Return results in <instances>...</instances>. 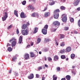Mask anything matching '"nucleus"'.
<instances>
[{
	"instance_id": "nucleus-33",
	"label": "nucleus",
	"mask_w": 80,
	"mask_h": 80,
	"mask_svg": "<svg viewBox=\"0 0 80 80\" xmlns=\"http://www.w3.org/2000/svg\"><path fill=\"white\" fill-rule=\"evenodd\" d=\"M48 26L47 25H46L44 27V28L47 30V29H48Z\"/></svg>"
},
{
	"instance_id": "nucleus-53",
	"label": "nucleus",
	"mask_w": 80,
	"mask_h": 80,
	"mask_svg": "<svg viewBox=\"0 0 80 80\" xmlns=\"http://www.w3.org/2000/svg\"><path fill=\"white\" fill-rule=\"evenodd\" d=\"M47 51H48V49H45L44 50V52H47Z\"/></svg>"
},
{
	"instance_id": "nucleus-44",
	"label": "nucleus",
	"mask_w": 80,
	"mask_h": 80,
	"mask_svg": "<svg viewBox=\"0 0 80 80\" xmlns=\"http://www.w3.org/2000/svg\"><path fill=\"white\" fill-rule=\"evenodd\" d=\"M26 25L27 26L30 25V23H29V22H27V23Z\"/></svg>"
},
{
	"instance_id": "nucleus-39",
	"label": "nucleus",
	"mask_w": 80,
	"mask_h": 80,
	"mask_svg": "<svg viewBox=\"0 0 80 80\" xmlns=\"http://www.w3.org/2000/svg\"><path fill=\"white\" fill-rule=\"evenodd\" d=\"M12 27V25H11L10 26H9L8 27V30H9V29H10V28H11Z\"/></svg>"
},
{
	"instance_id": "nucleus-17",
	"label": "nucleus",
	"mask_w": 80,
	"mask_h": 80,
	"mask_svg": "<svg viewBox=\"0 0 80 80\" xmlns=\"http://www.w3.org/2000/svg\"><path fill=\"white\" fill-rule=\"evenodd\" d=\"M56 2V1H52L51 2H49V5H54V4L55 3V2Z\"/></svg>"
},
{
	"instance_id": "nucleus-34",
	"label": "nucleus",
	"mask_w": 80,
	"mask_h": 80,
	"mask_svg": "<svg viewBox=\"0 0 80 80\" xmlns=\"http://www.w3.org/2000/svg\"><path fill=\"white\" fill-rule=\"evenodd\" d=\"M26 1H24L22 2V3L23 5H25V4H26Z\"/></svg>"
},
{
	"instance_id": "nucleus-45",
	"label": "nucleus",
	"mask_w": 80,
	"mask_h": 80,
	"mask_svg": "<svg viewBox=\"0 0 80 80\" xmlns=\"http://www.w3.org/2000/svg\"><path fill=\"white\" fill-rule=\"evenodd\" d=\"M36 78H39V77H40L39 76V75H38V74H36Z\"/></svg>"
},
{
	"instance_id": "nucleus-38",
	"label": "nucleus",
	"mask_w": 80,
	"mask_h": 80,
	"mask_svg": "<svg viewBox=\"0 0 80 80\" xmlns=\"http://www.w3.org/2000/svg\"><path fill=\"white\" fill-rule=\"evenodd\" d=\"M57 69L58 72H60V68L58 67L57 68Z\"/></svg>"
},
{
	"instance_id": "nucleus-42",
	"label": "nucleus",
	"mask_w": 80,
	"mask_h": 80,
	"mask_svg": "<svg viewBox=\"0 0 80 80\" xmlns=\"http://www.w3.org/2000/svg\"><path fill=\"white\" fill-rule=\"evenodd\" d=\"M16 33L18 35L19 34V31H18V29H17V30H16Z\"/></svg>"
},
{
	"instance_id": "nucleus-21",
	"label": "nucleus",
	"mask_w": 80,
	"mask_h": 80,
	"mask_svg": "<svg viewBox=\"0 0 80 80\" xmlns=\"http://www.w3.org/2000/svg\"><path fill=\"white\" fill-rule=\"evenodd\" d=\"M45 16L46 17H48L49 16V15H50V12H45Z\"/></svg>"
},
{
	"instance_id": "nucleus-11",
	"label": "nucleus",
	"mask_w": 80,
	"mask_h": 80,
	"mask_svg": "<svg viewBox=\"0 0 80 80\" xmlns=\"http://www.w3.org/2000/svg\"><path fill=\"white\" fill-rule=\"evenodd\" d=\"M25 58L26 60L30 59V56L28 54H25Z\"/></svg>"
},
{
	"instance_id": "nucleus-61",
	"label": "nucleus",
	"mask_w": 80,
	"mask_h": 80,
	"mask_svg": "<svg viewBox=\"0 0 80 80\" xmlns=\"http://www.w3.org/2000/svg\"><path fill=\"white\" fill-rule=\"evenodd\" d=\"M21 62H19L18 63V65H21Z\"/></svg>"
},
{
	"instance_id": "nucleus-25",
	"label": "nucleus",
	"mask_w": 80,
	"mask_h": 80,
	"mask_svg": "<svg viewBox=\"0 0 80 80\" xmlns=\"http://www.w3.org/2000/svg\"><path fill=\"white\" fill-rule=\"evenodd\" d=\"M31 54V57L32 58H33V57H34V56H35V54H33V52H30Z\"/></svg>"
},
{
	"instance_id": "nucleus-64",
	"label": "nucleus",
	"mask_w": 80,
	"mask_h": 80,
	"mask_svg": "<svg viewBox=\"0 0 80 80\" xmlns=\"http://www.w3.org/2000/svg\"><path fill=\"white\" fill-rule=\"evenodd\" d=\"M75 68V66H72V68Z\"/></svg>"
},
{
	"instance_id": "nucleus-62",
	"label": "nucleus",
	"mask_w": 80,
	"mask_h": 80,
	"mask_svg": "<svg viewBox=\"0 0 80 80\" xmlns=\"http://www.w3.org/2000/svg\"><path fill=\"white\" fill-rule=\"evenodd\" d=\"M62 1V2H65V0H61Z\"/></svg>"
},
{
	"instance_id": "nucleus-20",
	"label": "nucleus",
	"mask_w": 80,
	"mask_h": 80,
	"mask_svg": "<svg viewBox=\"0 0 80 80\" xmlns=\"http://www.w3.org/2000/svg\"><path fill=\"white\" fill-rule=\"evenodd\" d=\"M27 26L26 24H23L22 25V29H25L27 28Z\"/></svg>"
},
{
	"instance_id": "nucleus-31",
	"label": "nucleus",
	"mask_w": 80,
	"mask_h": 80,
	"mask_svg": "<svg viewBox=\"0 0 80 80\" xmlns=\"http://www.w3.org/2000/svg\"><path fill=\"white\" fill-rule=\"evenodd\" d=\"M61 58L62 59H65L66 58L65 55H62L61 56Z\"/></svg>"
},
{
	"instance_id": "nucleus-46",
	"label": "nucleus",
	"mask_w": 80,
	"mask_h": 80,
	"mask_svg": "<svg viewBox=\"0 0 80 80\" xmlns=\"http://www.w3.org/2000/svg\"><path fill=\"white\" fill-rule=\"evenodd\" d=\"M14 75L15 76H18V72H15Z\"/></svg>"
},
{
	"instance_id": "nucleus-26",
	"label": "nucleus",
	"mask_w": 80,
	"mask_h": 80,
	"mask_svg": "<svg viewBox=\"0 0 80 80\" xmlns=\"http://www.w3.org/2000/svg\"><path fill=\"white\" fill-rule=\"evenodd\" d=\"M60 39H62V38H63L65 37V36L63 34H60Z\"/></svg>"
},
{
	"instance_id": "nucleus-19",
	"label": "nucleus",
	"mask_w": 80,
	"mask_h": 80,
	"mask_svg": "<svg viewBox=\"0 0 80 80\" xmlns=\"http://www.w3.org/2000/svg\"><path fill=\"white\" fill-rule=\"evenodd\" d=\"M75 57V55L74 54H72L71 55V57L72 59H74Z\"/></svg>"
},
{
	"instance_id": "nucleus-10",
	"label": "nucleus",
	"mask_w": 80,
	"mask_h": 80,
	"mask_svg": "<svg viewBox=\"0 0 80 80\" xmlns=\"http://www.w3.org/2000/svg\"><path fill=\"white\" fill-rule=\"evenodd\" d=\"M80 0H76L75 2L74 3V6H77L79 3Z\"/></svg>"
},
{
	"instance_id": "nucleus-23",
	"label": "nucleus",
	"mask_w": 80,
	"mask_h": 80,
	"mask_svg": "<svg viewBox=\"0 0 80 80\" xmlns=\"http://www.w3.org/2000/svg\"><path fill=\"white\" fill-rule=\"evenodd\" d=\"M52 78H53V80H57V77H56V75H54L53 76Z\"/></svg>"
},
{
	"instance_id": "nucleus-51",
	"label": "nucleus",
	"mask_w": 80,
	"mask_h": 80,
	"mask_svg": "<svg viewBox=\"0 0 80 80\" xmlns=\"http://www.w3.org/2000/svg\"><path fill=\"white\" fill-rule=\"evenodd\" d=\"M78 24L79 27H80V21H78Z\"/></svg>"
},
{
	"instance_id": "nucleus-22",
	"label": "nucleus",
	"mask_w": 80,
	"mask_h": 80,
	"mask_svg": "<svg viewBox=\"0 0 80 80\" xmlns=\"http://www.w3.org/2000/svg\"><path fill=\"white\" fill-rule=\"evenodd\" d=\"M66 78L67 80H70L71 78V77L69 75H67L66 76Z\"/></svg>"
},
{
	"instance_id": "nucleus-1",
	"label": "nucleus",
	"mask_w": 80,
	"mask_h": 80,
	"mask_svg": "<svg viewBox=\"0 0 80 80\" xmlns=\"http://www.w3.org/2000/svg\"><path fill=\"white\" fill-rule=\"evenodd\" d=\"M12 41V47H14L16 45V43H17V39H15V38H12V39L9 41V42H11Z\"/></svg>"
},
{
	"instance_id": "nucleus-24",
	"label": "nucleus",
	"mask_w": 80,
	"mask_h": 80,
	"mask_svg": "<svg viewBox=\"0 0 80 80\" xmlns=\"http://www.w3.org/2000/svg\"><path fill=\"white\" fill-rule=\"evenodd\" d=\"M44 41L45 42H49L50 41V39L45 38Z\"/></svg>"
},
{
	"instance_id": "nucleus-5",
	"label": "nucleus",
	"mask_w": 80,
	"mask_h": 80,
	"mask_svg": "<svg viewBox=\"0 0 80 80\" xmlns=\"http://www.w3.org/2000/svg\"><path fill=\"white\" fill-rule=\"evenodd\" d=\"M59 17V14L58 13H54V18L56 19H57Z\"/></svg>"
},
{
	"instance_id": "nucleus-55",
	"label": "nucleus",
	"mask_w": 80,
	"mask_h": 80,
	"mask_svg": "<svg viewBox=\"0 0 80 80\" xmlns=\"http://www.w3.org/2000/svg\"><path fill=\"white\" fill-rule=\"evenodd\" d=\"M72 73H73V75H75V72H73V71H72Z\"/></svg>"
},
{
	"instance_id": "nucleus-4",
	"label": "nucleus",
	"mask_w": 80,
	"mask_h": 80,
	"mask_svg": "<svg viewBox=\"0 0 80 80\" xmlns=\"http://www.w3.org/2000/svg\"><path fill=\"white\" fill-rule=\"evenodd\" d=\"M4 14V15L3 16V17L2 18L3 21H5L6 19L8 18L7 13L5 12Z\"/></svg>"
},
{
	"instance_id": "nucleus-54",
	"label": "nucleus",
	"mask_w": 80,
	"mask_h": 80,
	"mask_svg": "<svg viewBox=\"0 0 80 80\" xmlns=\"http://www.w3.org/2000/svg\"><path fill=\"white\" fill-rule=\"evenodd\" d=\"M45 77H42V80H45Z\"/></svg>"
},
{
	"instance_id": "nucleus-8",
	"label": "nucleus",
	"mask_w": 80,
	"mask_h": 80,
	"mask_svg": "<svg viewBox=\"0 0 80 80\" xmlns=\"http://www.w3.org/2000/svg\"><path fill=\"white\" fill-rule=\"evenodd\" d=\"M22 41H23V40L22 39V37L20 36L19 37L18 43H19V44H21L22 43H23Z\"/></svg>"
},
{
	"instance_id": "nucleus-7",
	"label": "nucleus",
	"mask_w": 80,
	"mask_h": 80,
	"mask_svg": "<svg viewBox=\"0 0 80 80\" xmlns=\"http://www.w3.org/2000/svg\"><path fill=\"white\" fill-rule=\"evenodd\" d=\"M28 10H34L35 8L32 5H29L28 7Z\"/></svg>"
},
{
	"instance_id": "nucleus-59",
	"label": "nucleus",
	"mask_w": 80,
	"mask_h": 80,
	"mask_svg": "<svg viewBox=\"0 0 80 80\" xmlns=\"http://www.w3.org/2000/svg\"><path fill=\"white\" fill-rule=\"evenodd\" d=\"M11 72H12V70L11 69L9 71V73H10L11 74Z\"/></svg>"
},
{
	"instance_id": "nucleus-6",
	"label": "nucleus",
	"mask_w": 80,
	"mask_h": 80,
	"mask_svg": "<svg viewBox=\"0 0 80 80\" xmlns=\"http://www.w3.org/2000/svg\"><path fill=\"white\" fill-rule=\"evenodd\" d=\"M20 17L22 18H25L27 17L24 14V12H22L20 14Z\"/></svg>"
},
{
	"instance_id": "nucleus-14",
	"label": "nucleus",
	"mask_w": 80,
	"mask_h": 80,
	"mask_svg": "<svg viewBox=\"0 0 80 80\" xmlns=\"http://www.w3.org/2000/svg\"><path fill=\"white\" fill-rule=\"evenodd\" d=\"M34 77V76L33 74H31L30 76H28V78H29V79H32V78H33Z\"/></svg>"
},
{
	"instance_id": "nucleus-48",
	"label": "nucleus",
	"mask_w": 80,
	"mask_h": 80,
	"mask_svg": "<svg viewBox=\"0 0 80 80\" xmlns=\"http://www.w3.org/2000/svg\"><path fill=\"white\" fill-rule=\"evenodd\" d=\"M47 10V8L46 7L44 8V10L43 11V12H45V11H46V10Z\"/></svg>"
},
{
	"instance_id": "nucleus-13",
	"label": "nucleus",
	"mask_w": 80,
	"mask_h": 80,
	"mask_svg": "<svg viewBox=\"0 0 80 80\" xmlns=\"http://www.w3.org/2000/svg\"><path fill=\"white\" fill-rule=\"evenodd\" d=\"M66 50L67 52H69L72 50V48L71 47H68L66 48Z\"/></svg>"
},
{
	"instance_id": "nucleus-57",
	"label": "nucleus",
	"mask_w": 80,
	"mask_h": 80,
	"mask_svg": "<svg viewBox=\"0 0 80 80\" xmlns=\"http://www.w3.org/2000/svg\"><path fill=\"white\" fill-rule=\"evenodd\" d=\"M8 46H10V44L9 43H8L7 45V47H8Z\"/></svg>"
},
{
	"instance_id": "nucleus-12",
	"label": "nucleus",
	"mask_w": 80,
	"mask_h": 80,
	"mask_svg": "<svg viewBox=\"0 0 80 80\" xmlns=\"http://www.w3.org/2000/svg\"><path fill=\"white\" fill-rule=\"evenodd\" d=\"M53 24H54V25H57L58 26L60 25V23L58 21H55L53 22Z\"/></svg>"
},
{
	"instance_id": "nucleus-52",
	"label": "nucleus",
	"mask_w": 80,
	"mask_h": 80,
	"mask_svg": "<svg viewBox=\"0 0 80 80\" xmlns=\"http://www.w3.org/2000/svg\"><path fill=\"white\" fill-rule=\"evenodd\" d=\"M36 16L37 18H38V14L36 13Z\"/></svg>"
},
{
	"instance_id": "nucleus-27",
	"label": "nucleus",
	"mask_w": 80,
	"mask_h": 80,
	"mask_svg": "<svg viewBox=\"0 0 80 80\" xmlns=\"http://www.w3.org/2000/svg\"><path fill=\"white\" fill-rule=\"evenodd\" d=\"M14 14L15 15H16L17 17H18V13H17V11L16 10H14Z\"/></svg>"
},
{
	"instance_id": "nucleus-9",
	"label": "nucleus",
	"mask_w": 80,
	"mask_h": 80,
	"mask_svg": "<svg viewBox=\"0 0 80 80\" xmlns=\"http://www.w3.org/2000/svg\"><path fill=\"white\" fill-rule=\"evenodd\" d=\"M42 32L44 35H47V30H46L45 29H43L42 30Z\"/></svg>"
},
{
	"instance_id": "nucleus-63",
	"label": "nucleus",
	"mask_w": 80,
	"mask_h": 80,
	"mask_svg": "<svg viewBox=\"0 0 80 80\" xmlns=\"http://www.w3.org/2000/svg\"><path fill=\"white\" fill-rule=\"evenodd\" d=\"M61 80H66V79H65V78H62Z\"/></svg>"
},
{
	"instance_id": "nucleus-43",
	"label": "nucleus",
	"mask_w": 80,
	"mask_h": 80,
	"mask_svg": "<svg viewBox=\"0 0 80 80\" xmlns=\"http://www.w3.org/2000/svg\"><path fill=\"white\" fill-rule=\"evenodd\" d=\"M68 27H66L64 29L65 30H68Z\"/></svg>"
},
{
	"instance_id": "nucleus-2",
	"label": "nucleus",
	"mask_w": 80,
	"mask_h": 80,
	"mask_svg": "<svg viewBox=\"0 0 80 80\" xmlns=\"http://www.w3.org/2000/svg\"><path fill=\"white\" fill-rule=\"evenodd\" d=\"M21 32L23 35H27L28 34V28L25 30H22Z\"/></svg>"
},
{
	"instance_id": "nucleus-15",
	"label": "nucleus",
	"mask_w": 80,
	"mask_h": 80,
	"mask_svg": "<svg viewBox=\"0 0 80 80\" xmlns=\"http://www.w3.org/2000/svg\"><path fill=\"white\" fill-rule=\"evenodd\" d=\"M58 56L57 55H55L54 57V60H55V61H57V60L58 59Z\"/></svg>"
},
{
	"instance_id": "nucleus-50",
	"label": "nucleus",
	"mask_w": 80,
	"mask_h": 80,
	"mask_svg": "<svg viewBox=\"0 0 80 80\" xmlns=\"http://www.w3.org/2000/svg\"><path fill=\"white\" fill-rule=\"evenodd\" d=\"M74 33L75 34H77V33H78V32H77L76 31H74Z\"/></svg>"
},
{
	"instance_id": "nucleus-37",
	"label": "nucleus",
	"mask_w": 80,
	"mask_h": 80,
	"mask_svg": "<svg viewBox=\"0 0 80 80\" xmlns=\"http://www.w3.org/2000/svg\"><path fill=\"white\" fill-rule=\"evenodd\" d=\"M36 13H35V12L32 13V17H35Z\"/></svg>"
},
{
	"instance_id": "nucleus-32",
	"label": "nucleus",
	"mask_w": 80,
	"mask_h": 80,
	"mask_svg": "<svg viewBox=\"0 0 80 80\" xmlns=\"http://www.w3.org/2000/svg\"><path fill=\"white\" fill-rule=\"evenodd\" d=\"M41 41V38H38L37 40V43H39L40 41Z\"/></svg>"
},
{
	"instance_id": "nucleus-18",
	"label": "nucleus",
	"mask_w": 80,
	"mask_h": 80,
	"mask_svg": "<svg viewBox=\"0 0 80 80\" xmlns=\"http://www.w3.org/2000/svg\"><path fill=\"white\" fill-rule=\"evenodd\" d=\"M66 51L65 49H62V50H61L60 51V53H65Z\"/></svg>"
},
{
	"instance_id": "nucleus-56",
	"label": "nucleus",
	"mask_w": 80,
	"mask_h": 80,
	"mask_svg": "<svg viewBox=\"0 0 80 80\" xmlns=\"http://www.w3.org/2000/svg\"><path fill=\"white\" fill-rule=\"evenodd\" d=\"M57 28H55V29H54L53 30V32H55V31H56V30H57Z\"/></svg>"
},
{
	"instance_id": "nucleus-29",
	"label": "nucleus",
	"mask_w": 80,
	"mask_h": 80,
	"mask_svg": "<svg viewBox=\"0 0 80 80\" xmlns=\"http://www.w3.org/2000/svg\"><path fill=\"white\" fill-rule=\"evenodd\" d=\"M61 10H65L66 9V8H65V7H64L63 6H62L61 7Z\"/></svg>"
},
{
	"instance_id": "nucleus-3",
	"label": "nucleus",
	"mask_w": 80,
	"mask_h": 80,
	"mask_svg": "<svg viewBox=\"0 0 80 80\" xmlns=\"http://www.w3.org/2000/svg\"><path fill=\"white\" fill-rule=\"evenodd\" d=\"M62 21L63 22H66L67 20V15L63 14L62 15Z\"/></svg>"
},
{
	"instance_id": "nucleus-60",
	"label": "nucleus",
	"mask_w": 80,
	"mask_h": 80,
	"mask_svg": "<svg viewBox=\"0 0 80 80\" xmlns=\"http://www.w3.org/2000/svg\"><path fill=\"white\" fill-rule=\"evenodd\" d=\"M33 42H31V46H33Z\"/></svg>"
},
{
	"instance_id": "nucleus-41",
	"label": "nucleus",
	"mask_w": 80,
	"mask_h": 80,
	"mask_svg": "<svg viewBox=\"0 0 80 80\" xmlns=\"http://www.w3.org/2000/svg\"><path fill=\"white\" fill-rule=\"evenodd\" d=\"M42 67H39L38 68V70L39 71H40V70H42Z\"/></svg>"
},
{
	"instance_id": "nucleus-36",
	"label": "nucleus",
	"mask_w": 80,
	"mask_h": 80,
	"mask_svg": "<svg viewBox=\"0 0 80 80\" xmlns=\"http://www.w3.org/2000/svg\"><path fill=\"white\" fill-rule=\"evenodd\" d=\"M60 12V10L59 9H56L55 11H54V13H58Z\"/></svg>"
},
{
	"instance_id": "nucleus-40",
	"label": "nucleus",
	"mask_w": 80,
	"mask_h": 80,
	"mask_svg": "<svg viewBox=\"0 0 80 80\" xmlns=\"http://www.w3.org/2000/svg\"><path fill=\"white\" fill-rule=\"evenodd\" d=\"M70 21L71 22H73L74 21V19L73 18H71L70 19Z\"/></svg>"
},
{
	"instance_id": "nucleus-28",
	"label": "nucleus",
	"mask_w": 80,
	"mask_h": 80,
	"mask_svg": "<svg viewBox=\"0 0 80 80\" xmlns=\"http://www.w3.org/2000/svg\"><path fill=\"white\" fill-rule=\"evenodd\" d=\"M8 52H11L12 51V48L10 47H8Z\"/></svg>"
},
{
	"instance_id": "nucleus-47",
	"label": "nucleus",
	"mask_w": 80,
	"mask_h": 80,
	"mask_svg": "<svg viewBox=\"0 0 80 80\" xmlns=\"http://www.w3.org/2000/svg\"><path fill=\"white\" fill-rule=\"evenodd\" d=\"M48 60H49V61H51V60H52L51 58L48 57Z\"/></svg>"
},
{
	"instance_id": "nucleus-58",
	"label": "nucleus",
	"mask_w": 80,
	"mask_h": 80,
	"mask_svg": "<svg viewBox=\"0 0 80 80\" xmlns=\"http://www.w3.org/2000/svg\"><path fill=\"white\" fill-rule=\"evenodd\" d=\"M30 47V45H28V46H27V48H29V47Z\"/></svg>"
},
{
	"instance_id": "nucleus-35",
	"label": "nucleus",
	"mask_w": 80,
	"mask_h": 80,
	"mask_svg": "<svg viewBox=\"0 0 80 80\" xmlns=\"http://www.w3.org/2000/svg\"><path fill=\"white\" fill-rule=\"evenodd\" d=\"M61 47H64V46H65V43L64 42L61 44Z\"/></svg>"
},
{
	"instance_id": "nucleus-16",
	"label": "nucleus",
	"mask_w": 80,
	"mask_h": 80,
	"mask_svg": "<svg viewBox=\"0 0 80 80\" xmlns=\"http://www.w3.org/2000/svg\"><path fill=\"white\" fill-rule=\"evenodd\" d=\"M38 28H35L34 31L33 32L34 33H36L38 32Z\"/></svg>"
},
{
	"instance_id": "nucleus-49",
	"label": "nucleus",
	"mask_w": 80,
	"mask_h": 80,
	"mask_svg": "<svg viewBox=\"0 0 80 80\" xmlns=\"http://www.w3.org/2000/svg\"><path fill=\"white\" fill-rule=\"evenodd\" d=\"M77 10L78 12H79V11H80V7L77 8Z\"/></svg>"
},
{
	"instance_id": "nucleus-30",
	"label": "nucleus",
	"mask_w": 80,
	"mask_h": 80,
	"mask_svg": "<svg viewBox=\"0 0 80 80\" xmlns=\"http://www.w3.org/2000/svg\"><path fill=\"white\" fill-rule=\"evenodd\" d=\"M17 58L16 57H14L13 58H12V60L13 62H15V60H17Z\"/></svg>"
}]
</instances>
